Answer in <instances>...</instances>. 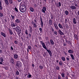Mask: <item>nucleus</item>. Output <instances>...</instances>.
<instances>
[{"label": "nucleus", "mask_w": 79, "mask_h": 79, "mask_svg": "<svg viewBox=\"0 0 79 79\" xmlns=\"http://www.w3.org/2000/svg\"><path fill=\"white\" fill-rule=\"evenodd\" d=\"M26 6L22 4V2H21L19 6V10L22 13H24L26 11Z\"/></svg>", "instance_id": "nucleus-1"}, {"label": "nucleus", "mask_w": 79, "mask_h": 79, "mask_svg": "<svg viewBox=\"0 0 79 79\" xmlns=\"http://www.w3.org/2000/svg\"><path fill=\"white\" fill-rule=\"evenodd\" d=\"M15 31H16V32H19L18 33V34L19 35L21 33V29L20 28V27L18 26L15 27Z\"/></svg>", "instance_id": "nucleus-2"}, {"label": "nucleus", "mask_w": 79, "mask_h": 79, "mask_svg": "<svg viewBox=\"0 0 79 79\" xmlns=\"http://www.w3.org/2000/svg\"><path fill=\"white\" fill-rule=\"evenodd\" d=\"M16 66L17 68H20L22 66V64L20 61H17L16 64Z\"/></svg>", "instance_id": "nucleus-3"}, {"label": "nucleus", "mask_w": 79, "mask_h": 79, "mask_svg": "<svg viewBox=\"0 0 79 79\" xmlns=\"http://www.w3.org/2000/svg\"><path fill=\"white\" fill-rule=\"evenodd\" d=\"M40 42L41 43V44H42V46L45 49V50H47V47H46L45 44H44V43L43 42V41H41Z\"/></svg>", "instance_id": "nucleus-4"}, {"label": "nucleus", "mask_w": 79, "mask_h": 79, "mask_svg": "<svg viewBox=\"0 0 79 79\" xmlns=\"http://www.w3.org/2000/svg\"><path fill=\"white\" fill-rule=\"evenodd\" d=\"M42 12L44 13H45V11H47V9L46 7L44 6L42 9L41 10Z\"/></svg>", "instance_id": "nucleus-5"}, {"label": "nucleus", "mask_w": 79, "mask_h": 79, "mask_svg": "<svg viewBox=\"0 0 79 79\" xmlns=\"http://www.w3.org/2000/svg\"><path fill=\"white\" fill-rule=\"evenodd\" d=\"M70 8L73 10H75L76 9V7L74 6H70Z\"/></svg>", "instance_id": "nucleus-6"}, {"label": "nucleus", "mask_w": 79, "mask_h": 79, "mask_svg": "<svg viewBox=\"0 0 79 79\" xmlns=\"http://www.w3.org/2000/svg\"><path fill=\"white\" fill-rule=\"evenodd\" d=\"M58 27H59V28L60 29H63V25H62L60 23L58 24Z\"/></svg>", "instance_id": "nucleus-7"}, {"label": "nucleus", "mask_w": 79, "mask_h": 79, "mask_svg": "<svg viewBox=\"0 0 79 79\" xmlns=\"http://www.w3.org/2000/svg\"><path fill=\"white\" fill-rule=\"evenodd\" d=\"M4 1L5 2V3L8 6L9 5V3L8 0H4Z\"/></svg>", "instance_id": "nucleus-8"}, {"label": "nucleus", "mask_w": 79, "mask_h": 79, "mask_svg": "<svg viewBox=\"0 0 79 79\" xmlns=\"http://www.w3.org/2000/svg\"><path fill=\"white\" fill-rule=\"evenodd\" d=\"M10 61H11V62L13 64H15V62H14L15 60L13 58H11V59H10Z\"/></svg>", "instance_id": "nucleus-9"}, {"label": "nucleus", "mask_w": 79, "mask_h": 79, "mask_svg": "<svg viewBox=\"0 0 79 79\" xmlns=\"http://www.w3.org/2000/svg\"><path fill=\"white\" fill-rule=\"evenodd\" d=\"M68 52L70 54H73V51L71 49H69L68 50Z\"/></svg>", "instance_id": "nucleus-10"}, {"label": "nucleus", "mask_w": 79, "mask_h": 79, "mask_svg": "<svg viewBox=\"0 0 79 79\" xmlns=\"http://www.w3.org/2000/svg\"><path fill=\"white\" fill-rule=\"evenodd\" d=\"M58 31L59 34L61 35H63V33L59 29L58 30Z\"/></svg>", "instance_id": "nucleus-11"}, {"label": "nucleus", "mask_w": 79, "mask_h": 79, "mask_svg": "<svg viewBox=\"0 0 79 79\" xmlns=\"http://www.w3.org/2000/svg\"><path fill=\"white\" fill-rule=\"evenodd\" d=\"M46 50H47V52L49 53V55H52V52H51V51L49 50L48 49H46Z\"/></svg>", "instance_id": "nucleus-12"}, {"label": "nucleus", "mask_w": 79, "mask_h": 79, "mask_svg": "<svg viewBox=\"0 0 79 79\" xmlns=\"http://www.w3.org/2000/svg\"><path fill=\"white\" fill-rule=\"evenodd\" d=\"M46 50H47V52L49 53V55H52V52H51V51L49 50L48 49H46Z\"/></svg>", "instance_id": "nucleus-13"}, {"label": "nucleus", "mask_w": 79, "mask_h": 79, "mask_svg": "<svg viewBox=\"0 0 79 79\" xmlns=\"http://www.w3.org/2000/svg\"><path fill=\"white\" fill-rule=\"evenodd\" d=\"M14 56V58L16 59H17L18 57V55L16 54H15Z\"/></svg>", "instance_id": "nucleus-14"}, {"label": "nucleus", "mask_w": 79, "mask_h": 79, "mask_svg": "<svg viewBox=\"0 0 79 79\" xmlns=\"http://www.w3.org/2000/svg\"><path fill=\"white\" fill-rule=\"evenodd\" d=\"M1 35H2L4 37H6V36L5 33H3L2 32H1Z\"/></svg>", "instance_id": "nucleus-15"}, {"label": "nucleus", "mask_w": 79, "mask_h": 79, "mask_svg": "<svg viewBox=\"0 0 79 79\" xmlns=\"http://www.w3.org/2000/svg\"><path fill=\"white\" fill-rule=\"evenodd\" d=\"M73 22L74 24H76L77 22H76V19L75 18H74L73 19Z\"/></svg>", "instance_id": "nucleus-16"}, {"label": "nucleus", "mask_w": 79, "mask_h": 79, "mask_svg": "<svg viewBox=\"0 0 79 79\" xmlns=\"http://www.w3.org/2000/svg\"><path fill=\"white\" fill-rule=\"evenodd\" d=\"M49 25H52V20H49Z\"/></svg>", "instance_id": "nucleus-17"}, {"label": "nucleus", "mask_w": 79, "mask_h": 79, "mask_svg": "<svg viewBox=\"0 0 79 79\" xmlns=\"http://www.w3.org/2000/svg\"><path fill=\"white\" fill-rule=\"evenodd\" d=\"M54 27L56 28V30H58V27L57 25L56 24H55V23H54Z\"/></svg>", "instance_id": "nucleus-18"}, {"label": "nucleus", "mask_w": 79, "mask_h": 79, "mask_svg": "<svg viewBox=\"0 0 79 79\" xmlns=\"http://www.w3.org/2000/svg\"><path fill=\"white\" fill-rule=\"evenodd\" d=\"M15 22L17 23H19L20 22V20L19 19H17L15 20Z\"/></svg>", "instance_id": "nucleus-19"}, {"label": "nucleus", "mask_w": 79, "mask_h": 79, "mask_svg": "<svg viewBox=\"0 0 79 79\" xmlns=\"http://www.w3.org/2000/svg\"><path fill=\"white\" fill-rule=\"evenodd\" d=\"M30 10L31 11V12H33L34 11V9L32 7H30Z\"/></svg>", "instance_id": "nucleus-20"}, {"label": "nucleus", "mask_w": 79, "mask_h": 79, "mask_svg": "<svg viewBox=\"0 0 79 79\" xmlns=\"http://www.w3.org/2000/svg\"><path fill=\"white\" fill-rule=\"evenodd\" d=\"M9 31L10 35H12L13 34V32H12L11 30L10 29H9Z\"/></svg>", "instance_id": "nucleus-21"}, {"label": "nucleus", "mask_w": 79, "mask_h": 79, "mask_svg": "<svg viewBox=\"0 0 79 79\" xmlns=\"http://www.w3.org/2000/svg\"><path fill=\"white\" fill-rule=\"evenodd\" d=\"M11 27H15L16 26L15 25L14 23H11Z\"/></svg>", "instance_id": "nucleus-22"}, {"label": "nucleus", "mask_w": 79, "mask_h": 79, "mask_svg": "<svg viewBox=\"0 0 79 79\" xmlns=\"http://www.w3.org/2000/svg\"><path fill=\"white\" fill-rule=\"evenodd\" d=\"M50 41L51 42V43L52 45H54V42H53V40L51 39L50 40Z\"/></svg>", "instance_id": "nucleus-23"}, {"label": "nucleus", "mask_w": 79, "mask_h": 79, "mask_svg": "<svg viewBox=\"0 0 79 79\" xmlns=\"http://www.w3.org/2000/svg\"><path fill=\"white\" fill-rule=\"evenodd\" d=\"M30 31V32H32V27L31 26H29Z\"/></svg>", "instance_id": "nucleus-24"}, {"label": "nucleus", "mask_w": 79, "mask_h": 79, "mask_svg": "<svg viewBox=\"0 0 79 79\" xmlns=\"http://www.w3.org/2000/svg\"><path fill=\"white\" fill-rule=\"evenodd\" d=\"M41 27H43V26H44V23L42 20H41Z\"/></svg>", "instance_id": "nucleus-25"}, {"label": "nucleus", "mask_w": 79, "mask_h": 79, "mask_svg": "<svg viewBox=\"0 0 79 79\" xmlns=\"http://www.w3.org/2000/svg\"><path fill=\"white\" fill-rule=\"evenodd\" d=\"M74 37L75 39L76 40H77V35H74Z\"/></svg>", "instance_id": "nucleus-26"}, {"label": "nucleus", "mask_w": 79, "mask_h": 79, "mask_svg": "<svg viewBox=\"0 0 79 79\" xmlns=\"http://www.w3.org/2000/svg\"><path fill=\"white\" fill-rule=\"evenodd\" d=\"M70 55V56H71L72 59H73V60H74V58L73 55L72 54H71Z\"/></svg>", "instance_id": "nucleus-27"}, {"label": "nucleus", "mask_w": 79, "mask_h": 79, "mask_svg": "<svg viewBox=\"0 0 79 79\" xmlns=\"http://www.w3.org/2000/svg\"><path fill=\"white\" fill-rule=\"evenodd\" d=\"M10 4H12V0H8Z\"/></svg>", "instance_id": "nucleus-28"}, {"label": "nucleus", "mask_w": 79, "mask_h": 79, "mask_svg": "<svg viewBox=\"0 0 79 79\" xmlns=\"http://www.w3.org/2000/svg\"><path fill=\"white\" fill-rule=\"evenodd\" d=\"M61 59L63 61H65V58H64V56H62L61 57Z\"/></svg>", "instance_id": "nucleus-29"}, {"label": "nucleus", "mask_w": 79, "mask_h": 79, "mask_svg": "<svg viewBox=\"0 0 79 79\" xmlns=\"http://www.w3.org/2000/svg\"><path fill=\"white\" fill-rule=\"evenodd\" d=\"M65 14L66 15H68V13H69L68 10H65Z\"/></svg>", "instance_id": "nucleus-30"}, {"label": "nucleus", "mask_w": 79, "mask_h": 79, "mask_svg": "<svg viewBox=\"0 0 79 79\" xmlns=\"http://www.w3.org/2000/svg\"><path fill=\"white\" fill-rule=\"evenodd\" d=\"M32 77V75L31 74H29V75L27 76V77L28 78H30Z\"/></svg>", "instance_id": "nucleus-31"}, {"label": "nucleus", "mask_w": 79, "mask_h": 79, "mask_svg": "<svg viewBox=\"0 0 79 79\" xmlns=\"http://www.w3.org/2000/svg\"><path fill=\"white\" fill-rule=\"evenodd\" d=\"M61 75L62 77L63 78L64 77V73H62V74H61Z\"/></svg>", "instance_id": "nucleus-32"}, {"label": "nucleus", "mask_w": 79, "mask_h": 79, "mask_svg": "<svg viewBox=\"0 0 79 79\" xmlns=\"http://www.w3.org/2000/svg\"><path fill=\"white\" fill-rule=\"evenodd\" d=\"M14 9L16 12H18V9L16 7H15Z\"/></svg>", "instance_id": "nucleus-33"}, {"label": "nucleus", "mask_w": 79, "mask_h": 79, "mask_svg": "<svg viewBox=\"0 0 79 79\" xmlns=\"http://www.w3.org/2000/svg\"><path fill=\"white\" fill-rule=\"evenodd\" d=\"M56 69L57 70H60V67L58 66H56Z\"/></svg>", "instance_id": "nucleus-34"}, {"label": "nucleus", "mask_w": 79, "mask_h": 79, "mask_svg": "<svg viewBox=\"0 0 79 79\" xmlns=\"http://www.w3.org/2000/svg\"><path fill=\"white\" fill-rule=\"evenodd\" d=\"M3 16V14L2 13H0V16L1 17H2Z\"/></svg>", "instance_id": "nucleus-35"}, {"label": "nucleus", "mask_w": 79, "mask_h": 79, "mask_svg": "<svg viewBox=\"0 0 79 79\" xmlns=\"http://www.w3.org/2000/svg\"><path fill=\"white\" fill-rule=\"evenodd\" d=\"M54 34L56 35H57L58 34V33H57V31H55L54 32Z\"/></svg>", "instance_id": "nucleus-36"}, {"label": "nucleus", "mask_w": 79, "mask_h": 79, "mask_svg": "<svg viewBox=\"0 0 79 79\" xmlns=\"http://www.w3.org/2000/svg\"><path fill=\"white\" fill-rule=\"evenodd\" d=\"M43 67H44L43 66H41V65L40 66V68L41 69H43Z\"/></svg>", "instance_id": "nucleus-37"}, {"label": "nucleus", "mask_w": 79, "mask_h": 79, "mask_svg": "<svg viewBox=\"0 0 79 79\" xmlns=\"http://www.w3.org/2000/svg\"><path fill=\"white\" fill-rule=\"evenodd\" d=\"M16 74L17 75H19V71H17L16 72Z\"/></svg>", "instance_id": "nucleus-38"}, {"label": "nucleus", "mask_w": 79, "mask_h": 79, "mask_svg": "<svg viewBox=\"0 0 79 79\" xmlns=\"http://www.w3.org/2000/svg\"><path fill=\"white\" fill-rule=\"evenodd\" d=\"M3 9V7L2 6V5H0V10H2Z\"/></svg>", "instance_id": "nucleus-39"}, {"label": "nucleus", "mask_w": 79, "mask_h": 79, "mask_svg": "<svg viewBox=\"0 0 79 79\" xmlns=\"http://www.w3.org/2000/svg\"><path fill=\"white\" fill-rule=\"evenodd\" d=\"M31 46H28V49L29 50H31Z\"/></svg>", "instance_id": "nucleus-40"}, {"label": "nucleus", "mask_w": 79, "mask_h": 79, "mask_svg": "<svg viewBox=\"0 0 79 79\" xmlns=\"http://www.w3.org/2000/svg\"><path fill=\"white\" fill-rule=\"evenodd\" d=\"M59 64L60 65H62L63 64L62 63V62L61 61H60V62H59Z\"/></svg>", "instance_id": "nucleus-41"}, {"label": "nucleus", "mask_w": 79, "mask_h": 79, "mask_svg": "<svg viewBox=\"0 0 79 79\" xmlns=\"http://www.w3.org/2000/svg\"><path fill=\"white\" fill-rule=\"evenodd\" d=\"M58 79H61V76H60V75H58Z\"/></svg>", "instance_id": "nucleus-42"}, {"label": "nucleus", "mask_w": 79, "mask_h": 79, "mask_svg": "<svg viewBox=\"0 0 79 79\" xmlns=\"http://www.w3.org/2000/svg\"><path fill=\"white\" fill-rule=\"evenodd\" d=\"M34 27L35 28H36L37 27V25L35 24L34 25Z\"/></svg>", "instance_id": "nucleus-43"}, {"label": "nucleus", "mask_w": 79, "mask_h": 79, "mask_svg": "<svg viewBox=\"0 0 79 79\" xmlns=\"http://www.w3.org/2000/svg\"><path fill=\"white\" fill-rule=\"evenodd\" d=\"M11 17L13 19H14L15 18V16H12L11 15Z\"/></svg>", "instance_id": "nucleus-44"}, {"label": "nucleus", "mask_w": 79, "mask_h": 79, "mask_svg": "<svg viewBox=\"0 0 79 79\" xmlns=\"http://www.w3.org/2000/svg\"><path fill=\"white\" fill-rule=\"evenodd\" d=\"M25 33L26 35H28V33L27 32V30H26V31H25Z\"/></svg>", "instance_id": "nucleus-45"}, {"label": "nucleus", "mask_w": 79, "mask_h": 79, "mask_svg": "<svg viewBox=\"0 0 79 79\" xmlns=\"http://www.w3.org/2000/svg\"><path fill=\"white\" fill-rule=\"evenodd\" d=\"M18 43V42L17 41H15V44H17Z\"/></svg>", "instance_id": "nucleus-46"}, {"label": "nucleus", "mask_w": 79, "mask_h": 79, "mask_svg": "<svg viewBox=\"0 0 79 79\" xmlns=\"http://www.w3.org/2000/svg\"><path fill=\"white\" fill-rule=\"evenodd\" d=\"M29 38H31V34H30V33L29 34Z\"/></svg>", "instance_id": "nucleus-47"}, {"label": "nucleus", "mask_w": 79, "mask_h": 79, "mask_svg": "<svg viewBox=\"0 0 79 79\" xmlns=\"http://www.w3.org/2000/svg\"><path fill=\"white\" fill-rule=\"evenodd\" d=\"M32 24H33V25H34L35 24V23L34 21H32Z\"/></svg>", "instance_id": "nucleus-48"}, {"label": "nucleus", "mask_w": 79, "mask_h": 79, "mask_svg": "<svg viewBox=\"0 0 79 79\" xmlns=\"http://www.w3.org/2000/svg\"><path fill=\"white\" fill-rule=\"evenodd\" d=\"M39 30L40 31H42V28H40Z\"/></svg>", "instance_id": "nucleus-49"}, {"label": "nucleus", "mask_w": 79, "mask_h": 79, "mask_svg": "<svg viewBox=\"0 0 79 79\" xmlns=\"http://www.w3.org/2000/svg\"><path fill=\"white\" fill-rule=\"evenodd\" d=\"M1 61H2V62H3V60L2 58H1Z\"/></svg>", "instance_id": "nucleus-50"}, {"label": "nucleus", "mask_w": 79, "mask_h": 79, "mask_svg": "<svg viewBox=\"0 0 79 79\" xmlns=\"http://www.w3.org/2000/svg\"><path fill=\"white\" fill-rule=\"evenodd\" d=\"M59 6H61V3H60V2H59Z\"/></svg>", "instance_id": "nucleus-51"}, {"label": "nucleus", "mask_w": 79, "mask_h": 79, "mask_svg": "<svg viewBox=\"0 0 79 79\" xmlns=\"http://www.w3.org/2000/svg\"><path fill=\"white\" fill-rule=\"evenodd\" d=\"M4 69H5L6 70H8V68H6V67H4Z\"/></svg>", "instance_id": "nucleus-52"}, {"label": "nucleus", "mask_w": 79, "mask_h": 79, "mask_svg": "<svg viewBox=\"0 0 79 79\" xmlns=\"http://www.w3.org/2000/svg\"><path fill=\"white\" fill-rule=\"evenodd\" d=\"M65 23H66L67 22V19H65Z\"/></svg>", "instance_id": "nucleus-53"}, {"label": "nucleus", "mask_w": 79, "mask_h": 79, "mask_svg": "<svg viewBox=\"0 0 79 79\" xmlns=\"http://www.w3.org/2000/svg\"><path fill=\"white\" fill-rule=\"evenodd\" d=\"M11 49L12 51L13 50V46H11Z\"/></svg>", "instance_id": "nucleus-54"}, {"label": "nucleus", "mask_w": 79, "mask_h": 79, "mask_svg": "<svg viewBox=\"0 0 79 79\" xmlns=\"http://www.w3.org/2000/svg\"><path fill=\"white\" fill-rule=\"evenodd\" d=\"M66 59L67 60H69V58L68 57H66Z\"/></svg>", "instance_id": "nucleus-55"}, {"label": "nucleus", "mask_w": 79, "mask_h": 79, "mask_svg": "<svg viewBox=\"0 0 79 79\" xmlns=\"http://www.w3.org/2000/svg\"><path fill=\"white\" fill-rule=\"evenodd\" d=\"M2 50H0V53H2Z\"/></svg>", "instance_id": "nucleus-56"}, {"label": "nucleus", "mask_w": 79, "mask_h": 79, "mask_svg": "<svg viewBox=\"0 0 79 79\" xmlns=\"http://www.w3.org/2000/svg\"><path fill=\"white\" fill-rule=\"evenodd\" d=\"M22 0H18V2H20L22 1Z\"/></svg>", "instance_id": "nucleus-57"}, {"label": "nucleus", "mask_w": 79, "mask_h": 79, "mask_svg": "<svg viewBox=\"0 0 79 79\" xmlns=\"http://www.w3.org/2000/svg\"><path fill=\"white\" fill-rule=\"evenodd\" d=\"M32 66L33 67H34L35 66V65H34V64H32Z\"/></svg>", "instance_id": "nucleus-58"}, {"label": "nucleus", "mask_w": 79, "mask_h": 79, "mask_svg": "<svg viewBox=\"0 0 79 79\" xmlns=\"http://www.w3.org/2000/svg\"><path fill=\"white\" fill-rule=\"evenodd\" d=\"M77 13L78 15L79 16V10L77 11Z\"/></svg>", "instance_id": "nucleus-59"}, {"label": "nucleus", "mask_w": 79, "mask_h": 79, "mask_svg": "<svg viewBox=\"0 0 79 79\" xmlns=\"http://www.w3.org/2000/svg\"><path fill=\"white\" fill-rule=\"evenodd\" d=\"M2 5V2L0 1V5Z\"/></svg>", "instance_id": "nucleus-60"}, {"label": "nucleus", "mask_w": 79, "mask_h": 79, "mask_svg": "<svg viewBox=\"0 0 79 79\" xmlns=\"http://www.w3.org/2000/svg\"><path fill=\"white\" fill-rule=\"evenodd\" d=\"M54 29H52V32H54Z\"/></svg>", "instance_id": "nucleus-61"}, {"label": "nucleus", "mask_w": 79, "mask_h": 79, "mask_svg": "<svg viewBox=\"0 0 79 79\" xmlns=\"http://www.w3.org/2000/svg\"><path fill=\"white\" fill-rule=\"evenodd\" d=\"M65 54L66 56H67L68 55V54L67 53H65Z\"/></svg>", "instance_id": "nucleus-62"}, {"label": "nucleus", "mask_w": 79, "mask_h": 79, "mask_svg": "<svg viewBox=\"0 0 79 79\" xmlns=\"http://www.w3.org/2000/svg\"><path fill=\"white\" fill-rule=\"evenodd\" d=\"M3 64V63L2 62H0V64Z\"/></svg>", "instance_id": "nucleus-63"}, {"label": "nucleus", "mask_w": 79, "mask_h": 79, "mask_svg": "<svg viewBox=\"0 0 79 79\" xmlns=\"http://www.w3.org/2000/svg\"><path fill=\"white\" fill-rule=\"evenodd\" d=\"M65 79H68V78L67 77H65Z\"/></svg>", "instance_id": "nucleus-64"}]
</instances>
